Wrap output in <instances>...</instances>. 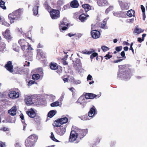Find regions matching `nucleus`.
<instances>
[{
  "mask_svg": "<svg viewBox=\"0 0 147 147\" xmlns=\"http://www.w3.org/2000/svg\"><path fill=\"white\" fill-rule=\"evenodd\" d=\"M23 11L22 9L16 10L8 15L11 23L14 22V21L19 20L21 18Z\"/></svg>",
  "mask_w": 147,
  "mask_h": 147,
  "instance_id": "nucleus-1",
  "label": "nucleus"
},
{
  "mask_svg": "<svg viewBox=\"0 0 147 147\" xmlns=\"http://www.w3.org/2000/svg\"><path fill=\"white\" fill-rule=\"evenodd\" d=\"M18 43L21 46V49L25 53H28L33 50L30 45L24 39L20 40Z\"/></svg>",
  "mask_w": 147,
  "mask_h": 147,
  "instance_id": "nucleus-2",
  "label": "nucleus"
},
{
  "mask_svg": "<svg viewBox=\"0 0 147 147\" xmlns=\"http://www.w3.org/2000/svg\"><path fill=\"white\" fill-rule=\"evenodd\" d=\"M38 137L36 135L33 134L30 136L25 141V145L26 147H32L35 142L38 139Z\"/></svg>",
  "mask_w": 147,
  "mask_h": 147,
  "instance_id": "nucleus-3",
  "label": "nucleus"
},
{
  "mask_svg": "<svg viewBox=\"0 0 147 147\" xmlns=\"http://www.w3.org/2000/svg\"><path fill=\"white\" fill-rule=\"evenodd\" d=\"M131 76V71L128 69L125 71L124 69L122 70L120 69L118 74V76L120 78H123L126 80L129 79Z\"/></svg>",
  "mask_w": 147,
  "mask_h": 147,
  "instance_id": "nucleus-4",
  "label": "nucleus"
},
{
  "mask_svg": "<svg viewBox=\"0 0 147 147\" xmlns=\"http://www.w3.org/2000/svg\"><path fill=\"white\" fill-rule=\"evenodd\" d=\"M78 131H71L69 138V141L70 142H72L75 141H76L75 142L76 143H78L79 142V141L78 139L79 137L77 134L78 133Z\"/></svg>",
  "mask_w": 147,
  "mask_h": 147,
  "instance_id": "nucleus-5",
  "label": "nucleus"
},
{
  "mask_svg": "<svg viewBox=\"0 0 147 147\" xmlns=\"http://www.w3.org/2000/svg\"><path fill=\"white\" fill-rule=\"evenodd\" d=\"M68 22L66 18H64L62 21L61 22L59 25V29L61 31L65 30L67 28Z\"/></svg>",
  "mask_w": 147,
  "mask_h": 147,
  "instance_id": "nucleus-6",
  "label": "nucleus"
},
{
  "mask_svg": "<svg viewBox=\"0 0 147 147\" xmlns=\"http://www.w3.org/2000/svg\"><path fill=\"white\" fill-rule=\"evenodd\" d=\"M51 16L53 19H56L60 16V12L58 10L52 9L50 13Z\"/></svg>",
  "mask_w": 147,
  "mask_h": 147,
  "instance_id": "nucleus-7",
  "label": "nucleus"
},
{
  "mask_svg": "<svg viewBox=\"0 0 147 147\" xmlns=\"http://www.w3.org/2000/svg\"><path fill=\"white\" fill-rule=\"evenodd\" d=\"M34 96H26L24 100L25 102L27 105H30L33 104L32 98Z\"/></svg>",
  "mask_w": 147,
  "mask_h": 147,
  "instance_id": "nucleus-8",
  "label": "nucleus"
},
{
  "mask_svg": "<svg viewBox=\"0 0 147 147\" xmlns=\"http://www.w3.org/2000/svg\"><path fill=\"white\" fill-rule=\"evenodd\" d=\"M8 95L11 98H16L19 97V93L18 92H16L14 91L11 90L9 92Z\"/></svg>",
  "mask_w": 147,
  "mask_h": 147,
  "instance_id": "nucleus-9",
  "label": "nucleus"
},
{
  "mask_svg": "<svg viewBox=\"0 0 147 147\" xmlns=\"http://www.w3.org/2000/svg\"><path fill=\"white\" fill-rule=\"evenodd\" d=\"M39 6V4L38 2H35L33 5V13L34 15L36 16L38 14V8Z\"/></svg>",
  "mask_w": 147,
  "mask_h": 147,
  "instance_id": "nucleus-10",
  "label": "nucleus"
},
{
  "mask_svg": "<svg viewBox=\"0 0 147 147\" xmlns=\"http://www.w3.org/2000/svg\"><path fill=\"white\" fill-rule=\"evenodd\" d=\"M87 100L85 96H82L77 100V102L83 106L85 105L87 102Z\"/></svg>",
  "mask_w": 147,
  "mask_h": 147,
  "instance_id": "nucleus-11",
  "label": "nucleus"
},
{
  "mask_svg": "<svg viewBox=\"0 0 147 147\" xmlns=\"http://www.w3.org/2000/svg\"><path fill=\"white\" fill-rule=\"evenodd\" d=\"M76 131H78V133H77L79 138H83L87 133L88 131L87 129H80L77 130Z\"/></svg>",
  "mask_w": 147,
  "mask_h": 147,
  "instance_id": "nucleus-12",
  "label": "nucleus"
},
{
  "mask_svg": "<svg viewBox=\"0 0 147 147\" xmlns=\"http://www.w3.org/2000/svg\"><path fill=\"white\" fill-rule=\"evenodd\" d=\"M118 1L121 8L122 10H125L128 9L129 5L128 3L125 2H123L121 1Z\"/></svg>",
  "mask_w": 147,
  "mask_h": 147,
  "instance_id": "nucleus-13",
  "label": "nucleus"
},
{
  "mask_svg": "<svg viewBox=\"0 0 147 147\" xmlns=\"http://www.w3.org/2000/svg\"><path fill=\"white\" fill-rule=\"evenodd\" d=\"M96 114V108L93 106L90 109L88 112V116L90 117H93Z\"/></svg>",
  "mask_w": 147,
  "mask_h": 147,
  "instance_id": "nucleus-14",
  "label": "nucleus"
},
{
  "mask_svg": "<svg viewBox=\"0 0 147 147\" xmlns=\"http://www.w3.org/2000/svg\"><path fill=\"white\" fill-rule=\"evenodd\" d=\"M26 113L31 118L34 117L36 116V113L32 108L28 109L26 111Z\"/></svg>",
  "mask_w": 147,
  "mask_h": 147,
  "instance_id": "nucleus-15",
  "label": "nucleus"
},
{
  "mask_svg": "<svg viewBox=\"0 0 147 147\" xmlns=\"http://www.w3.org/2000/svg\"><path fill=\"white\" fill-rule=\"evenodd\" d=\"M5 67L10 72H12L13 66L11 61H8L7 64L5 65Z\"/></svg>",
  "mask_w": 147,
  "mask_h": 147,
  "instance_id": "nucleus-16",
  "label": "nucleus"
},
{
  "mask_svg": "<svg viewBox=\"0 0 147 147\" xmlns=\"http://www.w3.org/2000/svg\"><path fill=\"white\" fill-rule=\"evenodd\" d=\"M65 131L66 128L65 127H61L57 129V132L58 135L62 136L65 134Z\"/></svg>",
  "mask_w": 147,
  "mask_h": 147,
  "instance_id": "nucleus-17",
  "label": "nucleus"
},
{
  "mask_svg": "<svg viewBox=\"0 0 147 147\" xmlns=\"http://www.w3.org/2000/svg\"><path fill=\"white\" fill-rule=\"evenodd\" d=\"M91 34L92 38L94 39L98 38L100 35L99 32L96 30H93L91 32Z\"/></svg>",
  "mask_w": 147,
  "mask_h": 147,
  "instance_id": "nucleus-18",
  "label": "nucleus"
},
{
  "mask_svg": "<svg viewBox=\"0 0 147 147\" xmlns=\"http://www.w3.org/2000/svg\"><path fill=\"white\" fill-rule=\"evenodd\" d=\"M16 107L15 106L8 111V113L11 115L14 116L16 114Z\"/></svg>",
  "mask_w": 147,
  "mask_h": 147,
  "instance_id": "nucleus-19",
  "label": "nucleus"
},
{
  "mask_svg": "<svg viewBox=\"0 0 147 147\" xmlns=\"http://www.w3.org/2000/svg\"><path fill=\"white\" fill-rule=\"evenodd\" d=\"M85 96L87 100L89 99H93L97 96V95L92 93H87L85 94Z\"/></svg>",
  "mask_w": 147,
  "mask_h": 147,
  "instance_id": "nucleus-20",
  "label": "nucleus"
},
{
  "mask_svg": "<svg viewBox=\"0 0 147 147\" xmlns=\"http://www.w3.org/2000/svg\"><path fill=\"white\" fill-rule=\"evenodd\" d=\"M3 35L7 39H9L11 38L10 34V31L8 29H7L5 32L3 33Z\"/></svg>",
  "mask_w": 147,
  "mask_h": 147,
  "instance_id": "nucleus-21",
  "label": "nucleus"
},
{
  "mask_svg": "<svg viewBox=\"0 0 147 147\" xmlns=\"http://www.w3.org/2000/svg\"><path fill=\"white\" fill-rule=\"evenodd\" d=\"M70 5L73 8H77L79 6V4L77 1L74 0L71 2Z\"/></svg>",
  "mask_w": 147,
  "mask_h": 147,
  "instance_id": "nucleus-22",
  "label": "nucleus"
},
{
  "mask_svg": "<svg viewBox=\"0 0 147 147\" xmlns=\"http://www.w3.org/2000/svg\"><path fill=\"white\" fill-rule=\"evenodd\" d=\"M89 16V15H87L86 16L83 13L80 15L79 17V19L81 22H84L85 20H86L87 18Z\"/></svg>",
  "mask_w": 147,
  "mask_h": 147,
  "instance_id": "nucleus-23",
  "label": "nucleus"
},
{
  "mask_svg": "<svg viewBox=\"0 0 147 147\" xmlns=\"http://www.w3.org/2000/svg\"><path fill=\"white\" fill-rule=\"evenodd\" d=\"M97 3L99 6H105L108 4L107 2L105 0H98Z\"/></svg>",
  "mask_w": 147,
  "mask_h": 147,
  "instance_id": "nucleus-24",
  "label": "nucleus"
},
{
  "mask_svg": "<svg viewBox=\"0 0 147 147\" xmlns=\"http://www.w3.org/2000/svg\"><path fill=\"white\" fill-rule=\"evenodd\" d=\"M50 67L53 70L57 69L58 67V65L54 62H51L50 64Z\"/></svg>",
  "mask_w": 147,
  "mask_h": 147,
  "instance_id": "nucleus-25",
  "label": "nucleus"
},
{
  "mask_svg": "<svg viewBox=\"0 0 147 147\" xmlns=\"http://www.w3.org/2000/svg\"><path fill=\"white\" fill-rule=\"evenodd\" d=\"M144 31V30L140 28H138V27H137L134 29V32L135 33H136L137 34H139L143 32Z\"/></svg>",
  "mask_w": 147,
  "mask_h": 147,
  "instance_id": "nucleus-26",
  "label": "nucleus"
},
{
  "mask_svg": "<svg viewBox=\"0 0 147 147\" xmlns=\"http://www.w3.org/2000/svg\"><path fill=\"white\" fill-rule=\"evenodd\" d=\"M68 121V119L66 117H63L59 119L58 121L60 122L61 124L66 123Z\"/></svg>",
  "mask_w": 147,
  "mask_h": 147,
  "instance_id": "nucleus-27",
  "label": "nucleus"
},
{
  "mask_svg": "<svg viewBox=\"0 0 147 147\" xmlns=\"http://www.w3.org/2000/svg\"><path fill=\"white\" fill-rule=\"evenodd\" d=\"M135 13V12L134 10L130 9L127 11V14L129 17H131L132 16H134Z\"/></svg>",
  "mask_w": 147,
  "mask_h": 147,
  "instance_id": "nucleus-28",
  "label": "nucleus"
},
{
  "mask_svg": "<svg viewBox=\"0 0 147 147\" xmlns=\"http://www.w3.org/2000/svg\"><path fill=\"white\" fill-rule=\"evenodd\" d=\"M82 6L86 12H87L90 9V6L88 4L82 5Z\"/></svg>",
  "mask_w": 147,
  "mask_h": 147,
  "instance_id": "nucleus-29",
  "label": "nucleus"
},
{
  "mask_svg": "<svg viewBox=\"0 0 147 147\" xmlns=\"http://www.w3.org/2000/svg\"><path fill=\"white\" fill-rule=\"evenodd\" d=\"M56 111L53 110L50 111L48 113V116L50 118L52 117L56 113Z\"/></svg>",
  "mask_w": 147,
  "mask_h": 147,
  "instance_id": "nucleus-30",
  "label": "nucleus"
},
{
  "mask_svg": "<svg viewBox=\"0 0 147 147\" xmlns=\"http://www.w3.org/2000/svg\"><path fill=\"white\" fill-rule=\"evenodd\" d=\"M15 71H16V73L18 74H23V71L22 68L20 67H17L15 68Z\"/></svg>",
  "mask_w": 147,
  "mask_h": 147,
  "instance_id": "nucleus-31",
  "label": "nucleus"
},
{
  "mask_svg": "<svg viewBox=\"0 0 147 147\" xmlns=\"http://www.w3.org/2000/svg\"><path fill=\"white\" fill-rule=\"evenodd\" d=\"M74 68L76 70H78L81 67V64L79 62L78 63H76L74 64Z\"/></svg>",
  "mask_w": 147,
  "mask_h": 147,
  "instance_id": "nucleus-32",
  "label": "nucleus"
},
{
  "mask_svg": "<svg viewBox=\"0 0 147 147\" xmlns=\"http://www.w3.org/2000/svg\"><path fill=\"white\" fill-rule=\"evenodd\" d=\"M5 43L0 41V51H3L5 49Z\"/></svg>",
  "mask_w": 147,
  "mask_h": 147,
  "instance_id": "nucleus-33",
  "label": "nucleus"
},
{
  "mask_svg": "<svg viewBox=\"0 0 147 147\" xmlns=\"http://www.w3.org/2000/svg\"><path fill=\"white\" fill-rule=\"evenodd\" d=\"M13 49L16 51L18 52L19 50V47L17 45L16 43H14L13 45Z\"/></svg>",
  "mask_w": 147,
  "mask_h": 147,
  "instance_id": "nucleus-34",
  "label": "nucleus"
},
{
  "mask_svg": "<svg viewBox=\"0 0 147 147\" xmlns=\"http://www.w3.org/2000/svg\"><path fill=\"white\" fill-rule=\"evenodd\" d=\"M40 78V76L38 74H33L32 76V78L34 80H37Z\"/></svg>",
  "mask_w": 147,
  "mask_h": 147,
  "instance_id": "nucleus-35",
  "label": "nucleus"
},
{
  "mask_svg": "<svg viewBox=\"0 0 147 147\" xmlns=\"http://www.w3.org/2000/svg\"><path fill=\"white\" fill-rule=\"evenodd\" d=\"M5 2L2 0H0V7L4 9H6V7L4 5Z\"/></svg>",
  "mask_w": 147,
  "mask_h": 147,
  "instance_id": "nucleus-36",
  "label": "nucleus"
},
{
  "mask_svg": "<svg viewBox=\"0 0 147 147\" xmlns=\"http://www.w3.org/2000/svg\"><path fill=\"white\" fill-rule=\"evenodd\" d=\"M95 51L92 49V51H82V53L84 54L90 55L93 52H94Z\"/></svg>",
  "mask_w": 147,
  "mask_h": 147,
  "instance_id": "nucleus-37",
  "label": "nucleus"
},
{
  "mask_svg": "<svg viewBox=\"0 0 147 147\" xmlns=\"http://www.w3.org/2000/svg\"><path fill=\"white\" fill-rule=\"evenodd\" d=\"M50 138L51 140L54 141H55L57 142H59V141L58 140H57L55 138L53 132H51V136H50Z\"/></svg>",
  "mask_w": 147,
  "mask_h": 147,
  "instance_id": "nucleus-38",
  "label": "nucleus"
},
{
  "mask_svg": "<svg viewBox=\"0 0 147 147\" xmlns=\"http://www.w3.org/2000/svg\"><path fill=\"white\" fill-rule=\"evenodd\" d=\"M58 120L59 119L55 121L53 125L54 126L60 127L61 126V124L60 123V122H59L58 121Z\"/></svg>",
  "mask_w": 147,
  "mask_h": 147,
  "instance_id": "nucleus-39",
  "label": "nucleus"
},
{
  "mask_svg": "<svg viewBox=\"0 0 147 147\" xmlns=\"http://www.w3.org/2000/svg\"><path fill=\"white\" fill-rule=\"evenodd\" d=\"M59 102L58 101H56L52 103L51 106L52 107H57L59 106Z\"/></svg>",
  "mask_w": 147,
  "mask_h": 147,
  "instance_id": "nucleus-40",
  "label": "nucleus"
},
{
  "mask_svg": "<svg viewBox=\"0 0 147 147\" xmlns=\"http://www.w3.org/2000/svg\"><path fill=\"white\" fill-rule=\"evenodd\" d=\"M64 1L63 0H59L57 2V5L58 6H60L64 4Z\"/></svg>",
  "mask_w": 147,
  "mask_h": 147,
  "instance_id": "nucleus-41",
  "label": "nucleus"
},
{
  "mask_svg": "<svg viewBox=\"0 0 147 147\" xmlns=\"http://www.w3.org/2000/svg\"><path fill=\"white\" fill-rule=\"evenodd\" d=\"M1 22L2 24L4 25L7 26H9L10 24L8 23L4 19H2L1 20Z\"/></svg>",
  "mask_w": 147,
  "mask_h": 147,
  "instance_id": "nucleus-42",
  "label": "nucleus"
},
{
  "mask_svg": "<svg viewBox=\"0 0 147 147\" xmlns=\"http://www.w3.org/2000/svg\"><path fill=\"white\" fill-rule=\"evenodd\" d=\"M81 119L82 120H88L89 119L87 115H84L83 116L81 117Z\"/></svg>",
  "mask_w": 147,
  "mask_h": 147,
  "instance_id": "nucleus-43",
  "label": "nucleus"
},
{
  "mask_svg": "<svg viewBox=\"0 0 147 147\" xmlns=\"http://www.w3.org/2000/svg\"><path fill=\"white\" fill-rule=\"evenodd\" d=\"M106 24V22L104 21L103 22V23L101 24V28L104 29L107 28L106 26L105 25Z\"/></svg>",
  "mask_w": 147,
  "mask_h": 147,
  "instance_id": "nucleus-44",
  "label": "nucleus"
},
{
  "mask_svg": "<svg viewBox=\"0 0 147 147\" xmlns=\"http://www.w3.org/2000/svg\"><path fill=\"white\" fill-rule=\"evenodd\" d=\"M97 53H93L90 56V59H91V61H92V59H93L94 57L97 56Z\"/></svg>",
  "mask_w": 147,
  "mask_h": 147,
  "instance_id": "nucleus-45",
  "label": "nucleus"
},
{
  "mask_svg": "<svg viewBox=\"0 0 147 147\" xmlns=\"http://www.w3.org/2000/svg\"><path fill=\"white\" fill-rule=\"evenodd\" d=\"M113 8V7L112 6H110L108 8L106 9L105 11V13H109V12L110 11L112 10Z\"/></svg>",
  "mask_w": 147,
  "mask_h": 147,
  "instance_id": "nucleus-46",
  "label": "nucleus"
},
{
  "mask_svg": "<svg viewBox=\"0 0 147 147\" xmlns=\"http://www.w3.org/2000/svg\"><path fill=\"white\" fill-rule=\"evenodd\" d=\"M101 49L104 51H105L109 50V48L108 47L104 46H102Z\"/></svg>",
  "mask_w": 147,
  "mask_h": 147,
  "instance_id": "nucleus-47",
  "label": "nucleus"
},
{
  "mask_svg": "<svg viewBox=\"0 0 147 147\" xmlns=\"http://www.w3.org/2000/svg\"><path fill=\"white\" fill-rule=\"evenodd\" d=\"M122 48V47L121 46L117 47L115 48L116 50L117 51H121Z\"/></svg>",
  "mask_w": 147,
  "mask_h": 147,
  "instance_id": "nucleus-48",
  "label": "nucleus"
},
{
  "mask_svg": "<svg viewBox=\"0 0 147 147\" xmlns=\"http://www.w3.org/2000/svg\"><path fill=\"white\" fill-rule=\"evenodd\" d=\"M35 82L33 80H30L28 82V85L29 86H31L32 84L35 83Z\"/></svg>",
  "mask_w": 147,
  "mask_h": 147,
  "instance_id": "nucleus-49",
  "label": "nucleus"
},
{
  "mask_svg": "<svg viewBox=\"0 0 147 147\" xmlns=\"http://www.w3.org/2000/svg\"><path fill=\"white\" fill-rule=\"evenodd\" d=\"M109 53L108 54H107L105 56V59L107 60L108 59H110L111 57H112V56L110 55H109Z\"/></svg>",
  "mask_w": 147,
  "mask_h": 147,
  "instance_id": "nucleus-50",
  "label": "nucleus"
},
{
  "mask_svg": "<svg viewBox=\"0 0 147 147\" xmlns=\"http://www.w3.org/2000/svg\"><path fill=\"white\" fill-rule=\"evenodd\" d=\"M92 76L90 75L89 74L88 75L87 79L88 81L89 80H91V79L92 78Z\"/></svg>",
  "mask_w": 147,
  "mask_h": 147,
  "instance_id": "nucleus-51",
  "label": "nucleus"
},
{
  "mask_svg": "<svg viewBox=\"0 0 147 147\" xmlns=\"http://www.w3.org/2000/svg\"><path fill=\"white\" fill-rule=\"evenodd\" d=\"M69 7V5H65L64 6L63 9L64 10L66 9Z\"/></svg>",
  "mask_w": 147,
  "mask_h": 147,
  "instance_id": "nucleus-52",
  "label": "nucleus"
},
{
  "mask_svg": "<svg viewBox=\"0 0 147 147\" xmlns=\"http://www.w3.org/2000/svg\"><path fill=\"white\" fill-rule=\"evenodd\" d=\"M121 55L123 57H124V58H125L126 57L125 56V53L124 51H123L121 52Z\"/></svg>",
  "mask_w": 147,
  "mask_h": 147,
  "instance_id": "nucleus-53",
  "label": "nucleus"
},
{
  "mask_svg": "<svg viewBox=\"0 0 147 147\" xmlns=\"http://www.w3.org/2000/svg\"><path fill=\"white\" fill-rule=\"evenodd\" d=\"M22 122H23L22 121ZM23 131H25L26 130V128L27 125L25 123H23Z\"/></svg>",
  "mask_w": 147,
  "mask_h": 147,
  "instance_id": "nucleus-54",
  "label": "nucleus"
},
{
  "mask_svg": "<svg viewBox=\"0 0 147 147\" xmlns=\"http://www.w3.org/2000/svg\"><path fill=\"white\" fill-rule=\"evenodd\" d=\"M133 42H132L130 44V47L129 48V49L130 50H131L133 53H134V50L132 48V46L133 45Z\"/></svg>",
  "mask_w": 147,
  "mask_h": 147,
  "instance_id": "nucleus-55",
  "label": "nucleus"
},
{
  "mask_svg": "<svg viewBox=\"0 0 147 147\" xmlns=\"http://www.w3.org/2000/svg\"><path fill=\"white\" fill-rule=\"evenodd\" d=\"M141 8L142 9V12H145V9L143 5H141Z\"/></svg>",
  "mask_w": 147,
  "mask_h": 147,
  "instance_id": "nucleus-56",
  "label": "nucleus"
},
{
  "mask_svg": "<svg viewBox=\"0 0 147 147\" xmlns=\"http://www.w3.org/2000/svg\"><path fill=\"white\" fill-rule=\"evenodd\" d=\"M76 84H79L81 83V82L80 80H76L74 82Z\"/></svg>",
  "mask_w": 147,
  "mask_h": 147,
  "instance_id": "nucleus-57",
  "label": "nucleus"
},
{
  "mask_svg": "<svg viewBox=\"0 0 147 147\" xmlns=\"http://www.w3.org/2000/svg\"><path fill=\"white\" fill-rule=\"evenodd\" d=\"M15 147H21V146L20 143H16L15 145Z\"/></svg>",
  "mask_w": 147,
  "mask_h": 147,
  "instance_id": "nucleus-58",
  "label": "nucleus"
},
{
  "mask_svg": "<svg viewBox=\"0 0 147 147\" xmlns=\"http://www.w3.org/2000/svg\"><path fill=\"white\" fill-rule=\"evenodd\" d=\"M144 40H142V39L141 38L138 37V41L140 42H141Z\"/></svg>",
  "mask_w": 147,
  "mask_h": 147,
  "instance_id": "nucleus-59",
  "label": "nucleus"
},
{
  "mask_svg": "<svg viewBox=\"0 0 147 147\" xmlns=\"http://www.w3.org/2000/svg\"><path fill=\"white\" fill-rule=\"evenodd\" d=\"M5 144L4 143L2 142L0 143V147H5Z\"/></svg>",
  "mask_w": 147,
  "mask_h": 147,
  "instance_id": "nucleus-60",
  "label": "nucleus"
},
{
  "mask_svg": "<svg viewBox=\"0 0 147 147\" xmlns=\"http://www.w3.org/2000/svg\"><path fill=\"white\" fill-rule=\"evenodd\" d=\"M26 36V37H27V38L28 39L30 40H31V41H32V42H34V40L32 39L31 37H28V36Z\"/></svg>",
  "mask_w": 147,
  "mask_h": 147,
  "instance_id": "nucleus-61",
  "label": "nucleus"
},
{
  "mask_svg": "<svg viewBox=\"0 0 147 147\" xmlns=\"http://www.w3.org/2000/svg\"><path fill=\"white\" fill-rule=\"evenodd\" d=\"M68 55H66L65 56V57H63V58L62 59V60H66V59H67V58L68 57Z\"/></svg>",
  "mask_w": 147,
  "mask_h": 147,
  "instance_id": "nucleus-62",
  "label": "nucleus"
},
{
  "mask_svg": "<svg viewBox=\"0 0 147 147\" xmlns=\"http://www.w3.org/2000/svg\"><path fill=\"white\" fill-rule=\"evenodd\" d=\"M133 19H129L128 20V22L129 23H132L134 21Z\"/></svg>",
  "mask_w": 147,
  "mask_h": 147,
  "instance_id": "nucleus-63",
  "label": "nucleus"
},
{
  "mask_svg": "<svg viewBox=\"0 0 147 147\" xmlns=\"http://www.w3.org/2000/svg\"><path fill=\"white\" fill-rule=\"evenodd\" d=\"M75 35V34H72V33H69L68 34V36L70 37L74 36Z\"/></svg>",
  "mask_w": 147,
  "mask_h": 147,
  "instance_id": "nucleus-64",
  "label": "nucleus"
}]
</instances>
